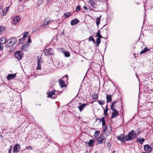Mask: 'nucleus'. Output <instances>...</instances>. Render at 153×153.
Segmentation results:
<instances>
[{
  "mask_svg": "<svg viewBox=\"0 0 153 153\" xmlns=\"http://www.w3.org/2000/svg\"><path fill=\"white\" fill-rule=\"evenodd\" d=\"M138 131H135L134 130H132L131 132L128 133V134L126 136V141L130 140L133 138H135L137 135L140 133V129L138 128Z\"/></svg>",
  "mask_w": 153,
  "mask_h": 153,
  "instance_id": "1",
  "label": "nucleus"
},
{
  "mask_svg": "<svg viewBox=\"0 0 153 153\" xmlns=\"http://www.w3.org/2000/svg\"><path fill=\"white\" fill-rule=\"evenodd\" d=\"M117 101H113L111 105V109L113 111L111 115V118L113 119L114 117H116L118 115L119 112L116 109L114 108V106L115 103L117 102Z\"/></svg>",
  "mask_w": 153,
  "mask_h": 153,
  "instance_id": "2",
  "label": "nucleus"
},
{
  "mask_svg": "<svg viewBox=\"0 0 153 153\" xmlns=\"http://www.w3.org/2000/svg\"><path fill=\"white\" fill-rule=\"evenodd\" d=\"M17 42V39L16 38H11L8 39L5 42L6 46L10 47L15 44Z\"/></svg>",
  "mask_w": 153,
  "mask_h": 153,
  "instance_id": "3",
  "label": "nucleus"
},
{
  "mask_svg": "<svg viewBox=\"0 0 153 153\" xmlns=\"http://www.w3.org/2000/svg\"><path fill=\"white\" fill-rule=\"evenodd\" d=\"M98 143L99 144L104 143L105 144L106 142V137L103 134H101L100 137L98 138Z\"/></svg>",
  "mask_w": 153,
  "mask_h": 153,
  "instance_id": "4",
  "label": "nucleus"
},
{
  "mask_svg": "<svg viewBox=\"0 0 153 153\" xmlns=\"http://www.w3.org/2000/svg\"><path fill=\"white\" fill-rule=\"evenodd\" d=\"M15 57L18 60H21L22 57H23V51H16L14 53Z\"/></svg>",
  "mask_w": 153,
  "mask_h": 153,
  "instance_id": "5",
  "label": "nucleus"
},
{
  "mask_svg": "<svg viewBox=\"0 0 153 153\" xmlns=\"http://www.w3.org/2000/svg\"><path fill=\"white\" fill-rule=\"evenodd\" d=\"M102 128L103 129V131L105 132V134L107 135V136L110 134L112 131V128L111 126H110L107 131V127L106 125L102 126Z\"/></svg>",
  "mask_w": 153,
  "mask_h": 153,
  "instance_id": "6",
  "label": "nucleus"
},
{
  "mask_svg": "<svg viewBox=\"0 0 153 153\" xmlns=\"http://www.w3.org/2000/svg\"><path fill=\"white\" fill-rule=\"evenodd\" d=\"M44 51L45 54L46 56L53 55L54 54L53 49L51 48H49L48 49H45L44 50Z\"/></svg>",
  "mask_w": 153,
  "mask_h": 153,
  "instance_id": "7",
  "label": "nucleus"
},
{
  "mask_svg": "<svg viewBox=\"0 0 153 153\" xmlns=\"http://www.w3.org/2000/svg\"><path fill=\"white\" fill-rule=\"evenodd\" d=\"M9 7H7L4 10H3L2 6H0V16H3L6 15L8 10Z\"/></svg>",
  "mask_w": 153,
  "mask_h": 153,
  "instance_id": "8",
  "label": "nucleus"
},
{
  "mask_svg": "<svg viewBox=\"0 0 153 153\" xmlns=\"http://www.w3.org/2000/svg\"><path fill=\"white\" fill-rule=\"evenodd\" d=\"M21 149L20 145L18 143L16 144L13 146V152L17 153Z\"/></svg>",
  "mask_w": 153,
  "mask_h": 153,
  "instance_id": "9",
  "label": "nucleus"
},
{
  "mask_svg": "<svg viewBox=\"0 0 153 153\" xmlns=\"http://www.w3.org/2000/svg\"><path fill=\"white\" fill-rule=\"evenodd\" d=\"M90 6H91L93 8H96L97 7V4L96 2L93 0H90L88 1Z\"/></svg>",
  "mask_w": 153,
  "mask_h": 153,
  "instance_id": "10",
  "label": "nucleus"
},
{
  "mask_svg": "<svg viewBox=\"0 0 153 153\" xmlns=\"http://www.w3.org/2000/svg\"><path fill=\"white\" fill-rule=\"evenodd\" d=\"M21 19L20 17H14L13 19L12 23L13 25H16Z\"/></svg>",
  "mask_w": 153,
  "mask_h": 153,
  "instance_id": "11",
  "label": "nucleus"
},
{
  "mask_svg": "<svg viewBox=\"0 0 153 153\" xmlns=\"http://www.w3.org/2000/svg\"><path fill=\"white\" fill-rule=\"evenodd\" d=\"M117 138L119 140L121 141L123 143H125V140H126V136L125 137L124 135V134H120L119 136H118L117 137Z\"/></svg>",
  "mask_w": 153,
  "mask_h": 153,
  "instance_id": "12",
  "label": "nucleus"
},
{
  "mask_svg": "<svg viewBox=\"0 0 153 153\" xmlns=\"http://www.w3.org/2000/svg\"><path fill=\"white\" fill-rule=\"evenodd\" d=\"M107 28H102L100 30L102 32V34L104 36H107L108 35V31Z\"/></svg>",
  "mask_w": 153,
  "mask_h": 153,
  "instance_id": "13",
  "label": "nucleus"
},
{
  "mask_svg": "<svg viewBox=\"0 0 153 153\" xmlns=\"http://www.w3.org/2000/svg\"><path fill=\"white\" fill-rule=\"evenodd\" d=\"M16 74H9L7 77V79L9 80L14 79L16 77Z\"/></svg>",
  "mask_w": 153,
  "mask_h": 153,
  "instance_id": "14",
  "label": "nucleus"
},
{
  "mask_svg": "<svg viewBox=\"0 0 153 153\" xmlns=\"http://www.w3.org/2000/svg\"><path fill=\"white\" fill-rule=\"evenodd\" d=\"M145 150L148 153H149L152 151V148L149 145H146L144 146Z\"/></svg>",
  "mask_w": 153,
  "mask_h": 153,
  "instance_id": "15",
  "label": "nucleus"
},
{
  "mask_svg": "<svg viewBox=\"0 0 153 153\" xmlns=\"http://www.w3.org/2000/svg\"><path fill=\"white\" fill-rule=\"evenodd\" d=\"M58 82L59 83L60 86L62 88L66 86L64 80H63L62 79H60L59 80Z\"/></svg>",
  "mask_w": 153,
  "mask_h": 153,
  "instance_id": "16",
  "label": "nucleus"
},
{
  "mask_svg": "<svg viewBox=\"0 0 153 153\" xmlns=\"http://www.w3.org/2000/svg\"><path fill=\"white\" fill-rule=\"evenodd\" d=\"M79 22V20L77 19H75L71 21V25L73 26L75 24H78Z\"/></svg>",
  "mask_w": 153,
  "mask_h": 153,
  "instance_id": "17",
  "label": "nucleus"
},
{
  "mask_svg": "<svg viewBox=\"0 0 153 153\" xmlns=\"http://www.w3.org/2000/svg\"><path fill=\"white\" fill-rule=\"evenodd\" d=\"M41 61L40 59H38L37 60V66L36 69L37 70H41Z\"/></svg>",
  "mask_w": 153,
  "mask_h": 153,
  "instance_id": "18",
  "label": "nucleus"
},
{
  "mask_svg": "<svg viewBox=\"0 0 153 153\" xmlns=\"http://www.w3.org/2000/svg\"><path fill=\"white\" fill-rule=\"evenodd\" d=\"M87 105V104L83 103L80 105L78 106L77 107L79 109L80 111H82L83 109L85 108V106Z\"/></svg>",
  "mask_w": 153,
  "mask_h": 153,
  "instance_id": "19",
  "label": "nucleus"
},
{
  "mask_svg": "<svg viewBox=\"0 0 153 153\" xmlns=\"http://www.w3.org/2000/svg\"><path fill=\"white\" fill-rule=\"evenodd\" d=\"M106 100L107 103L111 102L112 101V95L107 94L106 95Z\"/></svg>",
  "mask_w": 153,
  "mask_h": 153,
  "instance_id": "20",
  "label": "nucleus"
},
{
  "mask_svg": "<svg viewBox=\"0 0 153 153\" xmlns=\"http://www.w3.org/2000/svg\"><path fill=\"white\" fill-rule=\"evenodd\" d=\"M50 21V19L48 18H47L45 19L43 25V26H46L48 25Z\"/></svg>",
  "mask_w": 153,
  "mask_h": 153,
  "instance_id": "21",
  "label": "nucleus"
},
{
  "mask_svg": "<svg viewBox=\"0 0 153 153\" xmlns=\"http://www.w3.org/2000/svg\"><path fill=\"white\" fill-rule=\"evenodd\" d=\"M92 97L93 99L97 100L99 96L97 94L94 93L92 95Z\"/></svg>",
  "mask_w": 153,
  "mask_h": 153,
  "instance_id": "22",
  "label": "nucleus"
},
{
  "mask_svg": "<svg viewBox=\"0 0 153 153\" xmlns=\"http://www.w3.org/2000/svg\"><path fill=\"white\" fill-rule=\"evenodd\" d=\"M100 131H95V134L94 135V137L95 139L98 138L100 134Z\"/></svg>",
  "mask_w": 153,
  "mask_h": 153,
  "instance_id": "23",
  "label": "nucleus"
},
{
  "mask_svg": "<svg viewBox=\"0 0 153 153\" xmlns=\"http://www.w3.org/2000/svg\"><path fill=\"white\" fill-rule=\"evenodd\" d=\"M150 51V49H148L147 47H145L143 50L140 51V54H142L143 53H145L147 51Z\"/></svg>",
  "mask_w": 153,
  "mask_h": 153,
  "instance_id": "24",
  "label": "nucleus"
},
{
  "mask_svg": "<svg viewBox=\"0 0 153 153\" xmlns=\"http://www.w3.org/2000/svg\"><path fill=\"white\" fill-rule=\"evenodd\" d=\"M24 9V7L22 5H19L18 6L17 10L19 12L22 11Z\"/></svg>",
  "mask_w": 153,
  "mask_h": 153,
  "instance_id": "25",
  "label": "nucleus"
},
{
  "mask_svg": "<svg viewBox=\"0 0 153 153\" xmlns=\"http://www.w3.org/2000/svg\"><path fill=\"white\" fill-rule=\"evenodd\" d=\"M94 139H91L90 140L88 143V145L89 146H92L94 144Z\"/></svg>",
  "mask_w": 153,
  "mask_h": 153,
  "instance_id": "26",
  "label": "nucleus"
},
{
  "mask_svg": "<svg viewBox=\"0 0 153 153\" xmlns=\"http://www.w3.org/2000/svg\"><path fill=\"white\" fill-rule=\"evenodd\" d=\"M63 53L64 55L65 56V57H69L70 56V54L69 52L67 51H63Z\"/></svg>",
  "mask_w": 153,
  "mask_h": 153,
  "instance_id": "27",
  "label": "nucleus"
},
{
  "mask_svg": "<svg viewBox=\"0 0 153 153\" xmlns=\"http://www.w3.org/2000/svg\"><path fill=\"white\" fill-rule=\"evenodd\" d=\"M101 16H100L99 17H98L96 19V23L97 26H98L99 24L100 23V21L101 19Z\"/></svg>",
  "mask_w": 153,
  "mask_h": 153,
  "instance_id": "28",
  "label": "nucleus"
},
{
  "mask_svg": "<svg viewBox=\"0 0 153 153\" xmlns=\"http://www.w3.org/2000/svg\"><path fill=\"white\" fill-rule=\"evenodd\" d=\"M137 140L140 144H142L145 141V139L144 138L141 139L140 138H137Z\"/></svg>",
  "mask_w": 153,
  "mask_h": 153,
  "instance_id": "29",
  "label": "nucleus"
},
{
  "mask_svg": "<svg viewBox=\"0 0 153 153\" xmlns=\"http://www.w3.org/2000/svg\"><path fill=\"white\" fill-rule=\"evenodd\" d=\"M55 91H52L49 92L48 93V97L50 98H51L52 96L55 94Z\"/></svg>",
  "mask_w": 153,
  "mask_h": 153,
  "instance_id": "30",
  "label": "nucleus"
},
{
  "mask_svg": "<svg viewBox=\"0 0 153 153\" xmlns=\"http://www.w3.org/2000/svg\"><path fill=\"white\" fill-rule=\"evenodd\" d=\"M101 32L100 30H99L97 33L96 35L98 38H102L103 37L100 34Z\"/></svg>",
  "mask_w": 153,
  "mask_h": 153,
  "instance_id": "31",
  "label": "nucleus"
},
{
  "mask_svg": "<svg viewBox=\"0 0 153 153\" xmlns=\"http://www.w3.org/2000/svg\"><path fill=\"white\" fill-rule=\"evenodd\" d=\"M73 13L71 12H67L65 13L64 14V16L67 17H69Z\"/></svg>",
  "mask_w": 153,
  "mask_h": 153,
  "instance_id": "32",
  "label": "nucleus"
},
{
  "mask_svg": "<svg viewBox=\"0 0 153 153\" xmlns=\"http://www.w3.org/2000/svg\"><path fill=\"white\" fill-rule=\"evenodd\" d=\"M101 42V39L97 38V39H96V46H98L99 45L100 43Z\"/></svg>",
  "mask_w": 153,
  "mask_h": 153,
  "instance_id": "33",
  "label": "nucleus"
},
{
  "mask_svg": "<svg viewBox=\"0 0 153 153\" xmlns=\"http://www.w3.org/2000/svg\"><path fill=\"white\" fill-rule=\"evenodd\" d=\"M89 41H91L94 43H95V41L93 37L92 36H90L88 38Z\"/></svg>",
  "mask_w": 153,
  "mask_h": 153,
  "instance_id": "34",
  "label": "nucleus"
},
{
  "mask_svg": "<svg viewBox=\"0 0 153 153\" xmlns=\"http://www.w3.org/2000/svg\"><path fill=\"white\" fill-rule=\"evenodd\" d=\"M97 102L100 105H103L105 103V101L104 100H99Z\"/></svg>",
  "mask_w": 153,
  "mask_h": 153,
  "instance_id": "35",
  "label": "nucleus"
},
{
  "mask_svg": "<svg viewBox=\"0 0 153 153\" xmlns=\"http://www.w3.org/2000/svg\"><path fill=\"white\" fill-rule=\"evenodd\" d=\"M5 39L4 38H1L0 39V43L3 44L5 43Z\"/></svg>",
  "mask_w": 153,
  "mask_h": 153,
  "instance_id": "36",
  "label": "nucleus"
},
{
  "mask_svg": "<svg viewBox=\"0 0 153 153\" xmlns=\"http://www.w3.org/2000/svg\"><path fill=\"white\" fill-rule=\"evenodd\" d=\"M29 33L28 32H25L23 34V39H24L26 37L27 35Z\"/></svg>",
  "mask_w": 153,
  "mask_h": 153,
  "instance_id": "37",
  "label": "nucleus"
},
{
  "mask_svg": "<svg viewBox=\"0 0 153 153\" xmlns=\"http://www.w3.org/2000/svg\"><path fill=\"white\" fill-rule=\"evenodd\" d=\"M62 79L64 81H68V76L67 75H66L63 76Z\"/></svg>",
  "mask_w": 153,
  "mask_h": 153,
  "instance_id": "38",
  "label": "nucleus"
},
{
  "mask_svg": "<svg viewBox=\"0 0 153 153\" xmlns=\"http://www.w3.org/2000/svg\"><path fill=\"white\" fill-rule=\"evenodd\" d=\"M24 40L25 39H24L22 38H20L19 41V44H22L24 42Z\"/></svg>",
  "mask_w": 153,
  "mask_h": 153,
  "instance_id": "39",
  "label": "nucleus"
},
{
  "mask_svg": "<svg viewBox=\"0 0 153 153\" xmlns=\"http://www.w3.org/2000/svg\"><path fill=\"white\" fill-rule=\"evenodd\" d=\"M5 29V27L3 26H0V33H1L2 32L4 31Z\"/></svg>",
  "mask_w": 153,
  "mask_h": 153,
  "instance_id": "40",
  "label": "nucleus"
},
{
  "mask_svg": "<svg viewBox=\"0 0 153 153\" xmlns=\"http://www.w3.org/2000/svg\"><path fill=\"white\" fill-rule=\"evenodd\" d=\"M81 8V6L80 5H78L76 8V12H79Z\"/></svg>",
  "mask_w": 153,
  "mask_h": 153,
  "instance_id": "41",
  "label": "nucleus"
},
{
  "mask_svg": "<svg viewBox=\"0 0 153 153\" xmlns=\"http://www.w3.org/2000/svg\"><path fill=\"white\" fill-rule=\"evenodd\" d=\"M43 0H39L37 2V4L39 5L42 4L43 2Z\"/></svg>",
  "mask_w": 153,
  "mask_h": 153,
  "instance_id": "42",
  "label": "nucleus"
},
{
  "mask_svg": "<svg viewBox=\"0 0 153 153\" xmlns=\"http://www.w3.org/2000/svg\"><path fill=\"white\" fill-rule=\"evenodd\" d=\"M100 120V122H103V121H104L105 120V117H102L101 119L97 118V120Z\"/></svg>",
  "mask_w": 153,
  "mask_h": 153,
  "instance_id": "43",
  "label": "nucleus"
},
{
  "mask_svg": "<svg viewBox=\"0 0 153 153\" xmlns=\"http://www.w3.org/2000/svg\"><path fill=\"white\" fill-rule=\"evenodd\" d=\"M104 114L105 116H106L108 114V110H105L103 108Z\"/></svg>",
  "mask_w": 153,
  "mask_h": 153,
  "instance_id": "44",
  "label": "nucleus"
},
{
  "mask_svg": "<svg viewBox=\"0 0 153 153\" xmlns=\"http://www.w3.org/2000/svg\"><path fill=\"white\" fill-rule=\"evenodd\" d=\"M12 148H13L12 145L10 147V148H9V150H8L9 153H10L11 152L12 150Z\"/></svg>",
  "mask_w": 153,
  "mask_h": 153,
  "instance_id": "45",
  "label": "nucleus"
},
{
  "mask_svg": "<svg viewBox=\"0 0 153 153\" xmlns=\"http://www.w3.org/2000/svg\"><path fill=\"white\" fill-rule=\"evenodd\" d=\"M26 45L25 44H23L21 47V49H22V50H24V49Z\"/></svg>",
  "mask_w": 153,
  "mask_h": 153,
  "instance_id": "46",
  "label": "nucleus"
},
{
  "mask_svg": "<svg viewBox=\"0 0 153 153\" xmlns=\"http://www.w3.org/2000/svg\"><path fill=\"white\" fill-rule=\"evenodd\" d=\"M4 48V46L3 44L0 43V50H2Z\"/></svg>",
  "mask_w": 153,
  "mask_h": 153,
  "instance_id": "47",
  "label": "nucleus"
},
{
  "mask_svg": "<svg viewBox=\"0 0 153 153\" xmlns=\"http://www.w3.org/2000/svg\"><path fill=\"white\" fill-rule=\"evenodd\" d=\"M106 145V146H107V147H110L111 146V144L109 142L107 143Z\"/></svg>",
  "mask_w": 153,
  "mask_h": 153,
  "instance_id": "48",
  "label": "nucleus"
},
{
  "mask_svg": "<svg viewBox=\"0 0 153 153\" xmlns=\"http://www.w3.org/2000/svg\"><path fill=\"white\" fill-rule=\"evenodd\" d=\"M27 42L28 43H30L31 42V40L30 39V36H29V37H28V40Z\"/></svg>",
  "mask_w": 153,
  "mask_h": 153,
  "instance_id": "49",
  "label": "nucleus"
},
{
  "mask_svg": "<svg viewBox=\"0 0 153 153\" xmlns=\"http://www.w3.org/2000/svg\"><path fill=\"white\" fill-rule=\"evenodd\" d=\"M26 149H28V150H30V149L32 150L33 149V148L29 146L27 147Z\"/></svg>",
  "mask_w": 153,
  "mask_h": 153,
  "instance_id": "50",
  "label": "nucleus"
},
{
  "mask_svg": "<svg viewBox=\"0 0 153 153\" xmlns=\"http://www.w3.org/2000/svg\"><path fill=\"white\" fill-rule=\"evenodd\" d=\"M105 124H106V122L105 121V120L102 122V126L106 125Z\"/></svg>",
  "mask_w": 153,
  "mask_h": 153,
  "instance_id": "51",
  "label": "nucleus"
},
{
  "mask_svg": "<svg viewBox=\"0 0 153 153\" xmlns=\"http://www.w3.org/2000/svg\"><path fill=\"white\" fill-rule=\"evenodd\" d=\"M83 8L85 10H88V8L86 6H84L83 7Z\"/></svg>",
  "mask_w": 153,
  "mask_h": 153,
  "instance_id": "52",
  "label": "nucleus"
},
{
  "mask_svg": "<svg viewBox=\"0 0 153 153\" xmlns=\"http://www.w3.org/2000/svg\"><path fill=\"white\" fill-rule=\"evenodd\" d=\"M105 110H108V105L107 104V105L106 106H105Z\"/></svg>",
  "mask_w": 153,
  "mask_h": 153,
  "instance_id": "53",
  "label": "nucleus"
},
{
  "mask_svg": "<svg viewBox=\"0 0 153 153\" xmlns=\"http://www.w3.org/2000/svg\"><path fill=\"white\" fill-rule=\"evenodd\" d=\"M22 0H19L18 1L19 2H21L22 1Z\"/></svg>",
  "mask_w": 153,
  "mask_h": 153,
  "instance_id": "54",
  "label": "nucleus"
},
{
  "mask_svg": "<svg viewBox=\"0 0 153 153\" xmlns=\"http://www.w3.org/2000/svg\"><path fill=\"white\" fill-rule=\"evenodd\" d=\"M89 9H90V10H93L91 9V8H89Z\"/></svg>",
  "mask_w": 153,
  "mask_h": 153,
  "instance_id": "55",
  "label": "nucleus"
},
{
  "mask_svg": "<svg viewBox=\"0 0 153 153\" xmlns=\"http://www.w3.org/2000/svg\"><path fill=\"white\" fill-rule=\"evenodd\" d=\"M134 57H136V56H135V54H134Z\"/></svg>",
  "mask_w": 153,
  "mask_h": 153,
  "instance_id": "56",
  "label": "nucleus"
},
{
  "mask_svg": "<svg viewBox=\"0 0 153 153\" xmlns=\"http://www.w3.org/2000/svg\"><path fill=\"white\" fill-rule=\"evenodd\" d=\"M81 104V102H80V103H79V105H80Z\"/></svg>",
  "mask_w": 153,
  "mask_h": 153,
  "instance_id": "57",
  "label": "nucleus"
},
{
  "mask_svg": "<svg viewBox=\"0 0 153 153\" xmlns=\"http://www.w3.org/2000/svg\"><path fill=\"white\" fill-rule=\"evenodd\" d=\"M144 153H145V152H144Z\"/></svg>",
  "mask_w": 153,
  "mask_h": 153,
  "instance_id": "58",
  "label": "nucleus"
}]
</instances>
